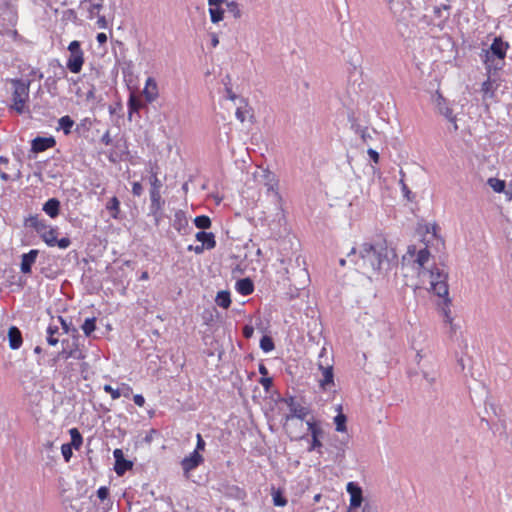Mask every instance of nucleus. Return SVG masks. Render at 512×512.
<instances>
[{
	"label": "nucleus",
	"instance_id": "nucleus-48",
	"mask_svg": "<svg viewBox=\"0 0 512 512\" xmlns=\"http://www.w3.org/2000/svg\"><path fill=\"white\" fill-rule=\"evenodd\" d=\"M72 449H73V447L71 444L66 443L61 446V453L66 462H69L73 455Z\"/></svg>",
	"mask_w": 512,
	"mask_h": 512
},
{
	"label": "nucleus",
	"instance_id": "nucleus-19",
	"mask_svg": "<svg viewBox=\"0 0 512 512\" xmlns=\"http://www.w3.org/2000/svg\"><path fill=\"white\" fill-rule=\"evenodd\" d=\"M26 228L34 229L39 235L42 234L49 226L44 219H40L38 215H30L24 220Z\"/></svg>",
	"mask_w": 512,
	"mask_h": 512
},
{
	"label": "nucleus",
	"instance_id": "nucleus-58",
	"mask_svg": "<svg viewBox=\"0 0 512 512\" xmlns=\"http://www.w3.org/2000/svg\"><path fill=\"white\" fill-rule=\"evenodd\" d=\"M254 334V328L250 325H245L242 329V335L246 339H250Z\"/></svg>",
	"mask_w": 512,
	"mask_h": 512
},
{
	"label": "nucleus",
	"instance_id": "nucleus-16",
	"mask_svg": "<svg viewBox=\"0 0 512 512\" xmlns=\"http://www.w3.org/2000/svg\"><path fill=\"white\" fill-rule=\"evenodd\" d=\"M39 254L37 249H31L28 253H24L21 256L20 271L23 274H29L32 271V265L35 263L36 258Z\"/></svg>",
	"mask_w": 512,
	"mask_h": 512
},
{
	"label": "nucleus",
	"instance_id": "nucleus-9",
	"mask_svg": "<svg viewBox=\"0 0 512 512\" xmlns=\"http://www.w3.org/2000/svg\"><path fill=\"white\" fill-rule=\"evenodd\" d=\"M150 201L149 215L154 217L155 224L158 225L163 218V206L165 201L161 197V192H150Z\"/></svg>",
	"mask_w": 512,
	"mask_h": 512
},
{
	"label": "nucleus",
	"instance_id": "nucleus-62",
	"mask_svg": "<svg viewBox=\"0 0 512 512\" xmlns=\"http://www.w3.org/2000/svg\"><path fill=\"white\" fill-rule=\"evenodd\" d=\"M120 392H121V396H124L126 398H129L130 395L132 394L133 392V389L132 387H130L129 385L127 384H122V388L120 389Z\"/></svg>",
	"mask_w": 512,
	"mask_h": 512
},
{
	"label": "nucleus",
	"instance_id": "nucleus-20",
	"mask_svg": "<svg viewBox=\"0 0 512 512\" xmlns=\"http://www.w3.org/2000/svg\"><path fill=\"white\" fill-rule=\"evenodd\" d=\"M143 95L148 103H152L158 97V86L156 81L152 77H148L146 80L145 87L143 89Z\"/></svg>",
	"mask_w": 512,
	"mask_h": 512
},
{
	"label": "nucleus",
	"instance_id": "nucleus-26",
	"mask_svg": "<svg viewBox=\"0 0 512 512\" xmlns=\"http://www.w3.org/2000/svg\"><path fill=\"white\" fill-rule=\"evenodd\" d=\"M235 288L239 294H241L243 296H248V295L252 294L254 291V283L248 277L242 278L236 282Z\"/></svg>",
	"mask_w": 512,
	"mask_h": 512
},
{
	"label": "nucleus",
	"instance_id": "nucleus-40",
	"mask_svg": "<svg viewBox=\"0 0 512 512\" xmlns=\"http://www.w3.org/2000/svg\"><path fill=\"white\" fill-rule=\"evenodd\" d=\"M488 184L497 193L503 192L506 187L505 181L498 178H489Z\"/></svg>",
	"mask_w": 512,
	"mask_h": 512
},
{
	"label": "nucleus",
	"instance_id": "nucleus-4",
	"mask_svg": "<svg viewBox=\"0 0 512 512\" xmlns=\"http://www.w3.org/2000/svg\"><path fill=\"white\" fill-rule=\"evenodd\" d=\"M68 51L69 56L66 62V68L72 73H79L84 64V52L81 49V43L77 40L70 42Z\"/></svg>",
	"mask_w": 512,
	"mask_h": 512
},
{
	"label": "nucleus",
	"instance_id": "nucleus-55",
	"mask_svg": "<svg viewBox=\"0 0 512 512\" xmlns=\"http://www.w3.org/2000/svg\"><path fill=\"white\" fill-rule=\"evenodd\" d=\"M97 496L100 500L104 501V500H107L108 497H109V488L106 487V486H101L98 490H97Z\"/></svg>",
	"mask_w": 512,
	"mask_h": 512
},
{
	"label": "nucleus",
	"instance_id": "nucleus-36",
	"mask_svg": "<svg viewBox=\"0 0 512 512\" xmlns=\"http://www.w3.org/2000/svg\"><path fill=\"white\" fill-rule=\"evenodd\" d=\"M71 436V445L75 449H79L83 443V437L77 428H71L69 430Z\"/></svg>",
	"mask_w": 512,
	"mask_h": 512
},
{
	"label": "nucleus",
	"instance_id": "nucleus-43",
	"mask_svg": "<svg viewBox=\"0 0 512 512\" xmlns=\"http://www.w3.org/2000/svg\"><path fill=\"white\" fill-rule=\"evenodd\" d=\"M429 257H430V252L429 250L425 247L423 249H420L417 253V257H416V263L420 266V267H424V265L428 262L429 260Z\"/></svg>",
	"mask_w": 512,
	"mask_h": 512
},
{
	"label": "nucleus",
	"instance_id": "nucleus-10",
	"mask_svg": "<svg viewBox=\"0 0 512 512\" xmlns=\"http://www.w3.org/2000/svg\"><path fill=\"white\" fill-rule=\"evenodd\" d=\"M115 459L114 470L118 476H123L128 470L132 469L133 462L125 459L124 453L121 449L117 448L113 451Z\"/></svg>",
	"mask_w": 512,
	"mask_h": 512
},
{
	"label": "nucleus",
	"instance_id": "nucleus-57",
	"mask_svg": "<svg viewBox=\"0 0 512 512\" xmlns=\"http://www.w3.org/2000/svg\"><path fill=\"white\" fill-rule=\"evenodd\" d=\"M259 383L263 386L265 391H269L273 385V380H272V378L265 376V377L260 378Z\"/></svg>",
	"mask_w": 512,
	"mask_h": 512
},
{
	"label": "nucleus",
	"instance_id": "nucleus-18",
	"mask_svg": "<svg viewBox=\"0 0 512 512\" xmlns=\"http://www.w3.org/2000/svg\"><path fill=\"white\" fill-rule=\"evenodd\" d=\"M435 101L439 113L445 116L450 122H452L454 130H457L458 126L456 124V118L452 115V109L447 106L446 100L442 97V95L438 94Z\"/></svg>",
	"mask_w": 512,
	"mask_h": 512
},
{
	"label": "nucleus",
	"instance_id": "nucleus-53",
	"mask_svg": "<svg viewBox=\"0 0 512 512\" xmlns=\"http://www.w3.org/2000/svg\"><path fill=\"white\" fill-rule=\"evenodd\" d=\"M196 439H197V443H196V448L194 449V451H197V453H200L205 450L206 443H205L203 437L201 436V434H199V433L196 435Z\"/></svg>",
	"mask_w": 512,
	"mask_h": 512
},
{
	"label": "nucleus",
	"instance_id": "nucleus-24",
	"mask_svg": "<svg viewBox=\"0 0 512 512\" xmlns=\"http://www.w3.org/2000/svg\"><path fill=\"white\" fill-rule=\"evenodd\" d=\"M60 201L57 198L48 199L42 207V210L51 218H56L60 213Z\"/></svg>",
	"mask_w": 512,
	"mask_h": 512
},
{
	"label": "nucleus",
	"instance_id": "nucleus-2",
	"mask_svg": "<svg viewBox=\"0 0 512 512\" xmlns=\"http://www.w3.org/2000/svg\"><path fill=\"white\" fill-rule=\"evenodd\" d=\"M509 44L504 42L501 37L493 39L490 48L485 51L484 64L490 73L492 70H500L503 66V60L506 57Z\"/></svg>",
	"mask_w": 512,
	"mask_h": 512
},
{
	"label": "nucleus",
	"instance_id": "nucleus-37",
	"mask_svg": "<svg viewBox=\"0 0 512 512\" xmlns=\"http://www.w3.org/2000/svg\"><path fill=\"white\" fill-rule=\"evenodd\" d=\"M273 504L278 507H284L287 504V499L280 489H272Z\"/></svg>",
	"mask_w": 512,
	"mask_h": 512
},
{
	"label": "nucleus",
	"instance_id": "nucleus-8",
	"mask_svg": "<svg viewBox=\"0 0 512 512\" xmlns=\"http://www.w3.org/2000/svg\"><path fill=\"white\" fill-rule=\"evenodd\" d=\"M308 426V430L311 434V444L308 447V452L316 451L318 454L322 455V447L323 444L320 441V438L323 436L324 431L321 426L314 420H308L306 422Z\"/></svg>",
	"mask_w": 512,
	"mask_h": 512
},
{
	"label": "nucleus",
	"instance_id": "nucleus-52",
	"mask_svg": "<svg viewBox=\"0 0 512 512\" xmlns=\"http://www.w3.org/2000/svg\"><path fill=\"white\" fill-rule=\"evenodd\" d=\"M58 322L60 323L64 333H70V329L73 327L71 322H67L62 316L57 317Z\"/></svg>",
	"mask_w": 512,
	"mask_h": 512
},
{
	"label": "nucleus",
	"instance_id": "nucleus-27",
	"mask_svg": "<svg viewBox=\"0 0 512 512\" xmlns=\"http://www.w3.org/2000/svg\"><path fill=\"white\" fill-rule=\"evenodd\" d=\"M127 106H128V116H129V119H131L132 114L138 113L140 111V109H142L144 107V104L139 97H137L134 94H130V96L128 98Z\"/></svg>",
	"mask_w": 512,
	"mask_h": 512
},
{
	"label": "nucleus",
	"instance_id": "nucleus-38",
	"mask_svg": "<svg viewBox=\"0 0 512 512\" xmlns=\"http://www.w3.org/2000/svg\"><path fill=\"white\" fill-rule=\"evenodd\" d=\"M194 224L197 228L206 230L212 225L211 219L206 215H200L194 218Z\"/></svg>",
	"mask_w": 512,
	"mask_h": 512
},
{
	"label": "nucleus",
	"instance_id": "nucleus-11",
	"mask_svg": "<svg viewBox=\"0 0 512 512\" xmlns=\"http://www.w3.org/2000/svg\"><path fill=\"white\" fill-rule=\"evenodd\" d=\"M346 490L350 495V507L352 509L360 508L363 502V492L359 484L356 482H348Z\"/></svg>",
	"mask_w": 512,
	"mask_h": 512
},
{
	"label": "nucleus",
	"instance_id": "nucleus-12",
	"mask_svg": "<svg viewBox=\"0 0 512 512\" xmlns=\"http://www.w3.org/2000/svg\"><path fill=\"white\" fill-rule=\"evenodd\" d=\"M172 226L181 235H187L192 230V228L189 225L186 214L182 210L176 211V213L174 215Z\"/></svg>",
	"mask_w": 512,
	"mask_h": 512
},
{
	"label": "nucleus",
	"instance_id": "nucleus-49",
	"mask_svg": "<svg viewBox=\"0 0 512 512\" xmlns=\"http://www.w3.org/2000/svg\"><path fill=\"white\" fill-rule=\"evenodd\" d=\"M104 391L106 393H109L112 397V399H118L121 397V392H120V389H114L111 385L109 384H106L104 385Z\"/></svg>",
	"mask_w": 512,
	"mask_h": 512
},
{
	"label": "nucleus",
	"instance_id": "nucleus-6",
	"mask_svg": "<svg viewBox=\"0 0 512 512\" xmlns=\"http://www.w3.org/2000/svg\"><path fill=\"white\" fill-rule=\"evenodd\" d=\"M63 349L57 354V359H75L83 360L86 358L85 353L80 348V343L70 341L69 339L62 340Z\"/></svg>",
	"mask_w": 512,
	"mask_h": 512
},
{
	"label": "nucleus",
	"instance_id": "nucleus-3",
	"mask_svg": "<svg viewBox=\"0 0 512 512\" xmlns=\"http://www.w3.org/2000/svg\"><path fill=\"white\" fill-rule=\"evenodd\" d=\"M12 85V104L10 109L15 110L18 114L26 112V102L29 99L30 80L11 79Z\"/></svg>",
	"mask_w": 512,
	"mask_h": 512
},
{
	"label": "nucleus",
	"instance_id": "nucleus-21",
	"mask_svg": "<svg viewBox=\"0 0 512 512\" xmlns=\"http://www.w3.org/2000/svg\"><path fill=\"white\" fill-rule=\"evenodd\" d=\"M9 347L13 350L19 349L23 343L22 333L16 326H11L8 330Z\"/></svg>",
	"mask_w": 512,
	"mask_h": 512
},
{
	"label": "nucleus",
	"instance_id": "nucleus-23",
	"mask_svg": "<svg viewBox=\"0 0 512 512\" xmlns=\"http://www.w3.org/2000/svg\"><path fill=\"white\" fill-rule=\"evenodd\" d=\"M195 238L201 242V246H204V249L210 250L216 246L215 236L212 232L199 231L196 233Z\"/></svg>",
	"mask_w": 512,
	"mask_h": 512
},
{
	"label": "nucleus",
	"instance_id": "nucleus-46",
	"mask_svg": "<svg viewBox=\"0 0 512 512\" xmlns=\"http://www.w3.org/2000/svg\"><path fill=\"white\" fill-rule=\"evenodd\" d=\"M352 127L355 128V132L360 135L364 143H368V140L372 138L367 127L362 128L359 125H352Z\"/></svg>",
	"mask_w": 512,
	"mask_h": 512
},
{
	"label": "nucleus",
	"instance_id": "nucleus-1",
	"mask_svg": "<svg viewBox=\"0 0 512 512\" xmlns=\"http://www.w3.org/2000/svg\"><path fill=\"white\" fill-rule=\"evenodd\" d=\"M390 255L395 256L394 252L388 249L386 242L377 241L363 243L358 252L353 247L347 257L358 269L379 272L384 265H389Z\"/></svg>",
	"mask_w": 512,
	"mask_h": 512
},
{
	"label": "nucleus",
	"instance_id": "nucleus-54",
	"mask_svg": "<svg viewBox=\"0 0 512 512\" xmlns=\"http://www.w3.org/2000/svg\"><path fill=\"white\" fill-rule=\"evenodd\" d=\"M450 304L447 306L443 303V306L441 307V312L445 318V322L452 323V317H451V310H450Z\"/></svg>",
	"mask_w": 512,
	"mask_h": 512
},
{
	"label": "nucleus",
	"instance_id": "nucleus-35",
	"mask_svg": "<svg viewBox=\"0 0 512 512\" xmlns=\"http://www.w3.org/2000/svg\"><path fill=\"white\" fill-rule=\"evenodd\" d=\"M86 337H90L92 333L96 330V318L91 317L85 319L84 323L81 326Z\"/></svg>",
	"mask_w": 512,
	"mask_h": 512
},
{
	"label": "nucleus",
	"instance_id": "nucleus-22",
	"mask_svg": "<svg viewBox=\"0 0 512 512\" xmlns=\"http://www.w3.org/2000/svg\"><path fill=\"white\" fill-rule=\"evenodd\" d=\"M235 115L240 122H244L246 118H249L252 121L254 115L252 113V109L248 106L246 99H240Z\"/></svg>",
	"mask_w": 512,
	"mask_h": 512
},
{
	"label": "nucleus",
	"instance_id": "nucleus-39",
	"mask_svg": "<svg viewBox=\"0 0 512 512\" xmlns=\"http://www.w3.org/2000/svg\"><path fill=\"white\" fill-rule=\"evenodd\" d=\"M260 348L266 353L272 351L275 348L272 337L268 335L262 336L260 339Z\"/></svg>",
	"mask_w": 512,
	"mask_h": 512
},
{
	"label": "nucleus",
	"instance_id": "nucleus-30",
	"mask_svg": "<svg viewBox=\"0 0 512 512\" xmlns=\"http://www.w3.org/2000/svg\"><path fill=\"white\" fill-rule=\"evenodd\" d=\"M46 333L47 343L51 346H56L59 343V339L56 337V335L59 334V327L55 324H49Z\"/></svg>",
	"mask_w": 512,
	"mask_h": 512
},
{
	"label": "nucleus",
	"instance_id": "nucleus-5",
	"mask_svg": "<svg viewBox=\"0 0 512 512\" xmlns=\"http://www.w3.org/2000/svg\"><path fill=\"white\" fill-rule=\"evenodd\" d=\"M327 356V349L323 347L319 353L318 370L322 373V378L319 380V387L323 391H330L335 386L333 366L326 363L324 364L322 358Z\"/></svg>",
	"mask_w": 512,
	"mask_h": 512
},
{
	"label": "nucleus",
	"instance_id": "nucleus-34",
	"mask_svg": "<svg viewBox=\"0 0 512 512\" xmlns=\"http://www.w3.org/2000/svg\"><path fill=\"white\" fill-rule=\"evenodd\" d=\"M431 281L430 282H438V281H447L448 273L444 270H441L438 267H434L429 271Z\"/></svg>",
	"mask_w": 512,
	"mask_h": 512
},
{
	"label": "nucleus",
	"instance_id": "nucleus-28",
	"mask_svg": "<svg viewBox=\"0 0 512 512\" xmlns=\"http://www.w3.org/2000/svg\"><path fill=\"white\" fill-rule=\"evenodd\" d=\"M74 124H75L74 120L69 115H65L58 120V128L57 129L62 130L63 133L66 136H68L72 133V128H73Z\"/></svg>",
	"mask_w": 512,
	"mask_h": 512
},
{
	"label": "nucleus",
	"instance_id": "nucleus-50",
	"mask_svg": "<svg viewBox=\"0 0 512 512\" xmlns=\"http://www.w3.org/2000/svg\"><path fill=\"white\" fill-rule=\"evenodd\" d=\"M388 6H389V9L392 13H397L398 12V6L401 7L403 6V3L400 2V0H384Z\"/></svg>",
	"mask_w": 512,
	"mask_h": 512
},
{
	"label": "nucleus",
	"instance_id": "nucleus-29",
	"mask_svg": "<svg viewBox=\"0 0 512 512\" xmlns=\"http://www.w3.org/2000/svg\"><path fill=\"white\" fill-rule=\"evenodd\" d=\"M41 239L49 246L54 247V242H56L57 238V228L50 227L47 228L42 234L39 235Z\"/></svg>",
	"mask_w": 512,
	"mask_h": 512
},
{
	"label": "nucleus",
	"instance_id": "nucleus-61",
	"mask_svg": "<svg viewBox=\"0 0 512 512\" xmlns=\"http://www.w3.org/2000/svg\"><path fill=\"white\" fill-rule=\"evenodd\" d=\"M225 92H226V98H227V99L232 100V101H236V100H238V101L240 102V99H241L242 97H239L238 95H236V94L232 91V88H231V87H226Z\"/></svg>",
	"mask_w": 512,
	"mask_h": 512
},
{
	"label": "nucleus",
	"instance_id": "nucleus-14",
	"mask_svg": "<svg viewBox=\"0 0 512 512\" xmlns=\"http://www.w3.org/2000/svg\"><path fill=\"white\" fill-rule=\"evenodd\" d=\"M56 145V140L54 137H36L31 142V152L40 153L44 152L47 149L53 148Z\"/></svg>",
	"mask_w": 512,
	"mask_h": 512
},
{
	"label": "nucleus",
	"instance_id": "nucleus-60",
	"mask_svg": "<svg viewBox=\"0 0 512 512\" xmlns=\"http://www.w3.org/2000/svg\"><path fill=\"white\" fill-rule=\"evenodd\" d=\"M132 193L134 196H141L142 193H143V187L141 185V183L139 182H134L133 185H132Z\"/></svg>",
	"mask_w": 512,
	"mask_h": 512
},
{
	"label": "nucleus",
	"instance_id": "nucleus-17",
	"mask_svg": "<svg viewBox=\"0 0 512 512\" xmlns=\"http://www.w3.org/2000/svg\"><path fill=\"white\" fill-rule=\"evenodd\" d=\"M262 181L264 186L267 188V192H273L274 196L277 199H280V195L277 191L278 181L276 179V176L273 172L265 169L262 170Z\"/></svg>",
	"mask_w": 512,
	"mask_h": 512
},
{
	"label": "nucleus",
	"instance_id": "nucleus-42",
	"mask_svg": "<svg viewBox=\"0 0 512 512\" xmlns=\"http://www.w3.org/2000/svg\"><path fill=\"white\" fill-rule=\"evenodd\" d=\"M346 422H347V417L346 415H344L343 413H338L335 417H334V423L336 425V431L338 432H344L346 431Z\"/></svg>",
	"mask_w": 512,
	"mask_h": 512
},
{
	"label": "nucleus",
	"instance_id": "nucleus-32",
	"mask_svg": "<svg viewBox=\"0 0 512 512\" xmlns=\"http://www.w3.org/2000/svg\"><path fill=\"white\" fill-rule=\"evenodd\" d=\"M50 67L53 68V74L51 76H49L50 78H53L58 81L64 77H66V75H67L66 70L58 60H56V59L53 60L50 63Z\"/></svg>",
	"mask_w": 512,
	"mask_h": 512
},
{
	"label": "nucleus",
	"instance_id": "nucleus-47",
	"mask_svg": "<svg viewBox=\"0 0 512 512\" xmlns=\"http://www.w3.org/2000/svg\"><path fill=\"white\" fill-rule=\"evenodd\" d=\"M150 185H151L150 192L160 193V189L162 187V182L158 179L156 173H152V175L150 177Z\"/></svg>",
	"mask_w": 512,
	"mask_h": 512
},
{
	"label": "nucleus",
	"instance_id": "nucleus-56",
	"mask_svg": "<svg viewBox=\"0 0 512 512\" xmlns=\"http://www.w3.org/2000/svg\"><path fill=\"white\" fill-rule=\"evenodd\" d=\"M90 125H91L90 120L86 118V119L82 120L80 124H78L76 126L75 132L78 134H81L82 130H84V129L88 130Z\"/></svg>",
	"mask_w": 512,
	"mask_h": 512
},
{
	"label": "nucleus",
	"instance_id": "nucleus-33",
	"mask_svg": "<svg viewBox=\"0 0 512 512\" xmlns=\"http://www.w3.org/2000/svg\"><path fill=\"white\" fill-rule=\"evenodd\" d=\"M216 303L218 306L224 308V309H227L230 307L231 305V297H230V293L228 291H219L217 293V296H216V299H215Z\"/></svg>",
	"mask_w": 512,
	"mask_h": 512
},
{
	"label": "nucleus",
	"instance_id": "nucleus-45",
	"mask_svg": "<svg viewBox=\"0 0 512 512\" xmlns=\"http://www.w3.org/2000/svg\"><path fill=\"white\" fill-rule=\"evenodd\" d=\"M226 7L228 9V11L230 13H232V15L235 17V18H240L241 17V11L239 9V5L237 2L235 1H226Z\"/></svg>",
	"mask_w": 512,
	"mask_h": 512
},
{
	"label": "nucleus",
	"instance_id": "nucleus-44",
	"mask_svg": "<svg viewBox=\"0 0 512 512\" xmlns=\"http://www.w3.org/2000/svg\"><path fill=\"white\" fill-rule=\"evenodd\" d=\"M209 13L211 21L213 23H218L223 19L224 10L221 7H213L209 8Z\"/></svg>",
	"mask_w": 512,
	"mask_h": 512
},
{
	"label": "nucleus",
	"instance_id": "nucleus-31",
	"mask_svg": "<svg viewBox=\"0 0 512 512\" xmlns=\"http://www.w3.org/2000/svg\"><path fill=\"white\" fill-rule=\"evenodd\" d=\"M106 209L109 211L112 218L118 219L120 213L119 199L116 196L110 198V200L106 203Z\"/></svg>",
	"mask_w": 512,
	"mask_h": 512
},
{
	"label": "nucleus",
	"instance_id": "nucleus-15",
	"mask_svg": "<svg viewBox=\"0 0 512 512\" xmlns=\"http://www.w3.org/2000/svg\"><path fill=\"white\" fill-rule=\"evenodd\" d=\"M431 291L442 299V302L447 306L451 304L449 298V287L447 281L430 282Z\"/></svg>",
	"mask_w": 512,
	"mask_h": 512
},
{
	"label": "nucleus",
	"instance_id": "nucleus-51",
	"mask_svg": "<svg viewBox=\"0 0 512 512\" xmlns=\"http://www.w3.org/2000/svg\"><path fill=\"white\" fill-rule=\"evenodd\" d=\"M71 240L68 237H63L61 239L56 238V242H54V246H58L61 249H66L70 246Z\"/></svg>",
	"mask_w": 512,
	"mask_h": 512
},
{
	"label": "nucleus",
	"instance_id": "nucleus-41",
	"mask_svg": "<svg viewBox=\"0 0 512 512\" xmlns=\"http://www.w3.org/2000/svg\"><path fill=\"white\" fill-rule=\"evenodd\" d=\"M481 91L483 92L484 98L489 97L493 98L495 94V88L493 86V83L490 81V78H488L486 81L482 83Z\"/></svg>",
	"mask_w": 512,
	"mask_h": 512
},
{
	"label": "nucleus",
	"instance_id": "nucleus-63",
	"mask_svg": "<svg viewBox=\"0 0 512 512\" xmlns=\"http://www.w3.org/2000/svg\"><path fill=\"white\" fill-rule=\"evenodd\" d=\"M367 153H368V155H369L370 159H371L374 163H378V162H379L380 156H379V153H378L376 150H374V149H372V148H369V149L367 150Z\"/></svg>",
	"mask_w": 512,
	"mask_h": 512
},
{
	"label": "nucleus",
	"instance_id": "nucleus-7",
	"mask_svg": "<svg viewBox=\"0 0 512 512\" xmlns=\"http://www.w3.org/2000/svg\"><path fill=\"white\" fill-rule=\"evenodd\" d=\"M282 401L288 406L290 410V414L285 416V423H287L293 418L304 420L305 417L310 412V410L307 407H304L301 404H299L294 396L285 397L284 399H282Z\"/></svg>",
	"mask_w": 512,
	"mask_h": 512
},
{
	"label": "nucleus",
	"instance_id": "nucleus-64",
	"mask_svg": "<svg viewBox=\"0 0 512 512\" xmlns=\"http://www.w3.org/2000/svg\"><path fill=\"white\" fill-rule=\"evenodd\" d=\"M70 330H71V331H70V333H69V334L71 335V341H75V342H77V343H80V337H81V336H80V334H79L78 329H77L76 327H74V326H73Z\"/></svg>",
	"mask_w": 512,
	"mask_h": 512
},
{
	"label": "nucleus",
	"instance_id": "nucleus-25",
	"mask_svg": "<svg viewBox=\"0 0 512 512\" xmlns=\"http://www.w3.org/2000/svg\"><path fill=\"white\" fill-rule=\"evenodd\" d=\"M81 7L89 12V18H94L103 8V0H84Z\"/></svg>",
	"mask_w": 512,
	"mask_h": 512
},
{
	"label": "nucleus",
	"instance_id": "nucleus-13",
	"mask_svg": "<svg viewBox=\"0 0 512 512\" xmlns=\"http://www.w3.org/2000/svg\"><path fill=\"white\" fill-rule=\"evenodd\" d=\"M204 461L203 456L197 451H193L188 456L184 457L181 461V467L185 474L196 469Z\"/></svg>",
	"mask_w": 512,
	"mask_h": 512
},
{
	"label": "nucleus",
	"instance_id": "nucleus-59",
	"mask_svg": "<svg viewBox=\"0 0 512 512\" xmlns=\"http://www.w3.org/2000/svg\"><path fill=\"white\" fill-rule=\"evenodd\" d=\"M45 86L47 87L48 91L52 93V90H56L57 80L47 77L45 80Z\"/></svg>",
	"mask_w": 512,
	"mask_h": 512
}]
</instances>
